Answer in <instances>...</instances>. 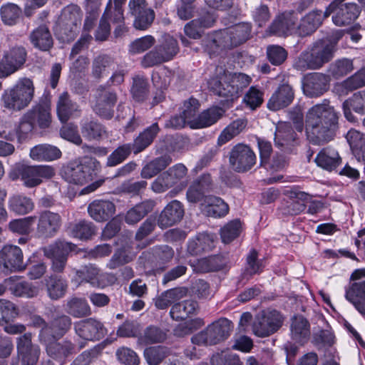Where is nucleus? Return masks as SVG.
Instances as JSON below:
<instances>
[{"instance_id": "4", "label": "nucleus", "mask_w": 365, "mask_h": 365, "mask_svg": "<svg viewBox=\"0 0 365 365\" xmlns=\"http://www.w3.org/2000/svg\"><path fill=\"white\" fill-rule=\"evenodd\" d=\"M231 329V322L222 318L194 335L191 341L193 344L198 346L215 345L225 340L230 336Z\"/></svg>"}, {"instance_id": "12", "label": "nucleus", "mask_w": 365, "mask_h": 365, "mask_svg": "<svg viewBox=\"0 0 365 365\" xmlns=\"http://www.w3.org/2000/svg\"><path fill=\"white\" fill-rule=\"evenodd\" d=\"M63 178L68 183L83 185L92 179V171L86 162H71L62 170Z\"/></svg>"}, {"instance_id": "6", "label": "nucleus", "mask_w": 365, "mask_h": 365, "mask_svg": "<svg viewBox=\"0 0 365 365\" xmlns=\"http://www.w3.org/2000/svg\"><path fill=\"white\" fill-rule=\"evenodd\" d=\"M283 318L276 310H265L256 315L252 324V331L259 337L268 336L282 325Z\"/></svg>"}, {"instance_id": "20", "label": "nucleus", "mask_w": 365, "mask_h": 365, "mask_svg": "<svg viewBox=\"0 0 365 365\" xmlns=\"http://www.w3.org/2000/svg\"><path fill=\"white\" fill-rule=\"evenodd\" d=\"M294 97V91L289 84L280 85L267 102V108L272 112L287 107Z\"/></svg>"}, {"instance_id": "33", "label": "nucleus", "mask_w": 365, "mask_h": 365, "mask_svg": "<svg viewBox=\"0 0 365 365\" xmlns=\"http://www.w3.org/2000/svg\"><path fill=\"white\" fill-rule=\"evenodd\" d=\"M8 207L18 215H26L34 209L32 199L22 194H14L9 197Z\"/></svg>"}, {"instance_id": "26", "label": "nucleus", "mask_w": 365, "mask_h": 365, "mask_svg": "<svg viewBox=\"0 0 365 365\" xmlns=\"http://www.w3.org/2000/svg\"><path fill=\"white\" fill-rule=\"evenodd\" d=\"M52 339L46 342H41L46 346L47 354L55 359H63L75 353V346L69 341H57Z\"/></svg>"}, {"instance_id": "10", "label": "nucleus", "mask_w": 365, "mask_h": 365, "mask_svg": "<svg viewBox=\"0 0 365 365\" xmlns=\"http://www.w3.org/2000/svg\"><path fill=\"white\" fill-rule=\"evenodd\" d=\"M129 13L134 17L133 26L138 30H146L155 19L154 11L148 7L145 0H130Z\"/></svg>"}, {"instance_id": "46", "label": "nucleus", "mask_w": 365, "mask_h": 365, "mask_svg": "<svg viewBox=\"0 0 365 365\" xmlns=\"http://www.w3.org/2000/svg\"><path fill=\"white\" fill-rule=\"evenodd\" d=\"M81 22L80 8L77 5L71 4L62 10L58 19V26H74V29H76V26H81Z\"/></svg>"}, {"instance_id": "3", "label": "nucleus", "mask_w": 365, "mask_h": 365, "mask_svg": "<svg viewBox=\"0 0 365 365\" xmlns=\"http://www.w3.org/2000/svg\"><path fill=\"white\" fill-rule=\"evenodd\" d=\"M34 92L33 81L27 77L20 78L12 87L4 91L2 95L4 106L12 111H20L30 104Z\"/></svg>"}, {"instance_id": "42", "label": "nucleus", "mask_w": 365, "mask_h": 365, "mask_svg": "<svg viewBox=\"0 0 365 365\" xmlns=\"http://www.w3.org/2000/svg\"><path fill=\"white\" fill-rule=\"evenodd\" d=\"M251 78L242 73H235L232 75L230 81L226 84L229 91L227 93L223 92L222 93L227 95V98L233 100L235 98L238 97L239 93L243 88L247 87L251 83Z\"/></svg>"}, {"instance_id": "60", "label": "nucleus", "mask_w": 365, "mask_h": 365, "mask_svg": "<svg viewBox=\"0 0 365 365\" xmlns=\"http://www.w3.org/2000/svg\"><path fill=\"white\" fill-rule=\"evenodd\" d=\"M133 151L131 143L123 144L118 146L108 157L106 165L108 167H114L123 162Z\"/></svg>"}, {"instance_id": "50", "label": "nucleus", "mask_w": 365, "mask_h": 365, "mask_svg": "<svg viewBox=\"0 0 365 365\" xmlns=\"http://www.w3.org/2000/svg\"><path fill=\"white\" fill-rule=\"evenodd\" d=\"M220 115H182V127L188 125L192 129H200L215 123Z\"/></svg>"}, {"instance_id": "8", "label": "nucleus", "mask_w": 365, "mask_h": 365, "mask_svg": "<svg viewBox=\"0 0 365 365\" xmlns=\"http://www.w3.org/2000/svg\"><path fill=\"white\" fill-rule=\"evenodd\" d=\"M55 173L53 167L47 165H26L19 170L20 179L28 188L38 186L44 180L51 179Z\"/></svg>"}, {"instance_id": "15", "label": "nucleus", "mask_w": 365, "mask_h": 365, "mask_svg": "<svg viewBox=\"0 0 365 365\" xmlns=\"http://www.w3.org/2000/svg\"><path fill=\"white\" fill-rule=\"evenodd\" d=\"M330 81L329 75L323 73H309L303 80L304 93L309 97L319 96L329 90Z\"/></svg>"}, {"instance_id": "29", "label": "nucleus", "mask_w": 365, "mask_h": 365, "mask_svg": "<svg viewBox=\"0 0 365 365\" xmlns=\"http://www.w3.org/2000/svg\"><path fill=\"white\" fill-rule=\"evenodd\" d=\"M201 205L209 217H222L229 212L228 205L220 197L213 195L205 197Z\"/></svg>"}, {"instance_id": "38", "label": "nucleus", "mask_w": 365, "mask_h": 365, "mask_svg": "<svg viewBox=\"0 0 365 365\" xmlns=\"http://www.w3.org/2000/svg\"><path fill=\"white\" fill-rule=\"evenodd\" d=\"M227 264V259L222 255H215L198 259L192 266L198 272H209L220 270Z\"/></svg>"}, {"instance_id": "7", "label": "nucleus", "mask_w": 365, "mask_h": 365, "mask_svg": "<svg viewBox=\"0 0 365 365\" xmlns=\"http://www.w3.org/2000/svg\"><path fill=\"white\" fill-rule=\"evenodd\" d=\"M257 157L251 148L245 144L238 143L230 150L229 163L233 170L245 173L256 164Z\"/></svg>"}, {"instance_id": "64", "label": "nucleus", "mask_w": 365, "mask_h": 365, "mask_svg": "<svg viewBox=\"0 0 365 365\" xmlns=\"http://www.w3.org/2000/svg\"><path fill=\"white\" fill-rule=\"evenodd\" d=\"M242 230V225L239 220L229 222L220 230V236L224 243H230L237 237Z\"/></svg>"}, {"instance_id": "59", "label": "nucleus", "mask_w": 365, "mask_h": 365, "mask_svg": "<svg viewBox=\"0 0 365 365\" xmlns=\"http://www.w3.org/2000/svg\"><path fill=\"white\" fill-rule=\"evenodd\" d=\"M169 352L165 346H151L145 349L144 356L149 365H159L168 356Z\"/></svg>"}, {"instance_id": "37", "label": "nucleus", "mask_w": 365, "mask_h": 365, "mask_svg": "<svg viewBox=\"0 0 365 365\" xmlns=\"http://www.w3.org/2000/svg\"><path fill=\"white\" fill-rule=\"evenodd\" d=\"M159 130L158 123H155L140 133L131 144L133 153L138 154L148 148L153 143Z\"/></svg>"}, {"instance_id": "21", "label": "nucleus", "mask_w": 365, "mask_h": 365, "mask_svg": "<svg viewBox=\"0 0 365 365\" xmlns=\"http://www.w3.org/2000/svg\"><path fill=\"white\" fill-rule=\"evenodd\" d=\"M297 20L298 17L294 13H283L275 17L269 26L268 31L278 36L287 35L295 29Z\"/></svg>"}, {"instance_id": "49", "label": "nucleus", "mask_w": 365, "mask_h": 365, "mask_svg": "<svg viewBox=\"0 0 365 365\" xmlns=\"http://www.w3.org/2000/svg\"><path fill=\"white\" fill-rule=\"evenodd\" d=\"M68 232L73 237L81 240L89 239L95 232L92 222L86 220L70 223Z\"/></svg>"}, {"instance_id": "18", "label": "nucleus", "mask_w": 365, "mask_h": 365, "mask_svg": "<svg viewBox=\"0 0 365 365\" xmlns=\"http://www.w3.org/2000/svg\"><path fill=\"white\" fill-rule=\"evenodd\" d=\"M21 250L16 245H5L0 251V266L9 271L25 269Z\"/></svg>"}, {"instance_id": "25", "label": "nucleus", "mask_w": 365, "mask_h": 365, "mask_svg": "<svg viewBox=\"0 0 365 365\" xmlns=\"http://www.w3.org/2000/svg\"><path fill=\"white\" fill-rule=\"evenodd\" d=\"M29 40L34 48L42 51H49L53 45L52 35L46 24L34 29L29 35Z\"/></svg>"}, {"instance_id": "39", "label": "nucleus", "mask_w": 365, "mask_h": 365, "mask_svg": "<svg viewBox=\"0 0 365 365\" xmlns=\"http://www.w3.org/2000/svg\"><path fill=\"white\" fill-rule=\"evenodd\" d=\"M75 248V245L64 240H57L43 248V255L48 259L68 258V254Z\"/></svg>"}, {"instance_id": "48", "label": "nucleus", "mask_w": 365, "mask_h": 365, "mask_svg": "<svg viewBox=\"0 0 365 365\" xmlns=\"http://www.w3.org/2000/svg\"><path fill=\"white\" fill-rule=\"evenodd\" d=\"M284 194L289 195L291 198H294L290 204L289 212L292 215H298L303 212L306 208V202H307L310 196L307 193L301 191H297L293 188L287 189L284 191Z\"/></svg>"}, {"instance_id": "47", "label": "nucleus", "mask_w": 365, "mask_h": 365, "mask_svg": "<svg viewBox=\"0 0 365 365\" xmlns=\"http://www.w3.org/2000/svg\"><path fill=\"white\" fill-rule=\"evenodd\" d=\"M96 92V103L94 106L96 112H106L117 101L116 93L106 91L103 86H99Z\"/></svg>"}, {"instance_id": "14", "label": "nucleus", "mask_w": 365, "mask_h": 365, "mask_svg": "<svg viewBox=\"0 0 365 365\" xmlns=\"http://www.w3.org/2000/svg\"><path fill=\"white\" fill-rule=\"evenodd\" d=\"M61 224L62 218L58 213L45 210L38 217L36 232L41 237H53L59 231Z\"/></svg>"}, {"instance_id": "1", "label": "nucleus", "mask_w": 365, "mask_h": 365, "mask_svg": "<svg viewBox=\"0 0 365 365\" xmlns=\"http://www.w3.org/2000/svg\"><path fill=\"white\" fill-rule=\"evenodd\" d=\"M335 51L334 43L328 39L318 40L299 54L293 66L300 71L320 69L332 60Z\"/></svg>"}, {"instance_id": "19", "label": "nucleus", "mask_w": 365, "mask_h": 365, "mask_svg": "<svg viewBox=\"0 0 365 365\" xmlns=\"http://www.w3.org/2000/svg\"><path fill=\"white\" fill-rule=\"evenodd\" d=\"M183 215L184 209L182 203L178 200H173L160 212L158 225L162 229L171 227L180 222Z\"/></svg>"}, {"instance_id": "5", "label": "nucleus", "mask_w": 365, "mask_h": 365, "mask_svg": "<svg viewBox=\"0 0 365 365\" xmlns=\"http://www.w3.org/2000/svg\"><path fill=\"white\" fill-rule=\"evenodd\" d=\"M306 130L319 140H331L338 128L337 115H307Z\"/></svg>"}, {"instance_id": "61", "label": "nucleus", "mask_w": 365, "mask_h": 365, "mask_svg": "<svg viewBox=\"0 0 365 365\" xmlns=\"http://www.w3.org/2000/svg\"><path fill=\"white\" fill-rule=\"evenodd\" d=\"M167 339V331L156 326H150L144 331L140 340L145 344H155L163 342Z\"/></svg>"}, {"instance_id": "17", "label": "nucleus", "mask_w": 365, "mask_h": 365, "mask_svg": "<svg viewBox=\"0 0 365 365\" xmlns=\"http://www.w3.org/2000/svg\"><path fill=\"white\" fill-rule=\"evenodd\" d=\"M71 327V318L66 315H61L55 318L48 327L40 330L38 340L40 342H46L52 339H60L66 334Z\"/></svg>"}, {"instance_id": "16", "label": "nucleus", "mask_w": 365, "mask_h": 365, "mask_svg": "<svg viewBox=\"0 0 365 365\" xmlns=\"http://www.w3.org/2000/svg\"><path fill=\"white\" fill-rule=\"evenodd\" d=\"M108 277V274L101 273L96 266L90 264L79 269H75V276L72 279V282H75L77 286L86 282L95 287H104L106 286L104 279Z\"/></svg>"}, {"instance_id": "22", "label": "nucleus", "mask_w": 365, "mask_h": 365, "mask_svg": "<svg viewBox=\"0 0 365 365\" xmlns=\"http://www.w3.org/2000/svg\"><path fill=\"white\" fill-rule=\"evenodd\" d=\"M332 16L333 23L337 26H346L353 24L360 14L359 7L355 3L341 4Z\"/></svg>"}, {"instance_id": "57", "label": "nucleus", "mask_w": 365, "mask_h": 365, "mask_svg": "<svg viewBox=\"0 0 365 365\" xmlns=\"http://www.w3.org/2000/svg\"><path fill=\"white\" fill-rule=\"evenodd\" d=\"M112 1L109 0L95 34V37L97 41H103L107 40L110 34V26L108 22V19L110 17L109 13L110 11Z\"/></svg>"}, {"instance_id": "55", "label": "nucleus", "mask_w": 365, "mask_h": 365, "mask_svg": "<svg viewBox=\"0 0 365 365\" xmlns=\"http://www.w3.org/2000/svg\"><path fill=\"white\" fill-rule=\"evenodd\" d=\"M66 307L67 312L74 317H83L91 312L88 304L83 299L72 298L68 301Z\"/></svg>"}, {"instance_id": "23", "label": "nucleus", "mask_w": 365, "mask_h": 365, "mask_svg": "<svg viewBox=\"0 0 365 365\" xmlns=\"http://www.w3.org/2000/svg\"><path fill=\"white\" fill-rule=\"evenodd\" d=\"M90 217L96 222H105L115 213V205L106 200H96L88 206Z\"/></svg>"}, {"instance_id": "31", "label": "nucleus", "mask_w": 365, "mask_h": 365, "mask_svg": "<svg viewBox=\"0 0 365 365\" xmlns=\"http://www.w3.org/2000/svg\"><path fill=\"white\" fill-rule=\"evenodd\" d=\"M62 153L56 146L49 144H40L30 150V157L36 161H53L59 159Z\"/></svg>"}, {"instance_id": "41", "label": "nucleus", "mask_w": 365, "mask_h": 365, "mask_svg": "<svg viewBox=\"0 0 365 365\" xmlns=\"http://www.w3.org/2000/svg\"><path fill=\"white\" fill-rule=\"evenodd\" d=\"M187 289L185 287H175L163 292L155 299V305L158 309H165L172 303L185 297Z\"/></svg>"}, {"instance_id": "11", "label": "nucleus", "mask_w": 365, "mask_h": 365, "mask_svg": "<svg viewBox=\"0 0 365 365\" xmlns=\"http://www.w3.org/2000/svg\"><path fill=\"white\" fill-rule=\"evenodd\" d=\"M16 349L22 365H36L41 354L38 345L32 343L31 332L16 338Z\"/></svg>"}, {"instance_id": "62", "label": "nucleus", "mask_w": 365, "mask_h": 365, "mask_svg": "<svg viewBox=\"0 0 365 365\" xmlns=\"http://www.w3.org/2000/svg\"><path fill=\"white\" fill-rule=\"evenodd\" d=\"M105 132L103 125L95 121L85 122L81 125L83 136L88 140H99Z\"/></svg>"}, {"instance_id": "9", "label": "nucleus", "mask_w": 365, "mask_h": 365, "mask_svg": "<svg viewBox=\"0 0 365 365\" xmlns=\"http://www.w3.org/2000/svg\"><path fill=\"white\" fill-rule=\"evenodd\" d=\"M26 49L15 46L6 51L0 61V78H6L21 69L26 63Z\"/></svg>"}, {"instance_id": "2", "label": "nucleus", "mask_w": 365, "mask_h": 365, "mask_svg": "<svg viewBox=\"0 0 365 365\" xmlns=\"http://www.w3.org/2000/svg\"><path fill=\"white\" fill-rule=\"evenodd\" d=\"M252 24L247 22L237 24L220 31L207 38L205 48L210 56L221 48L231 49L247 41L251 36Z\"/></svg>"}, {"instance_id": "51", "label": "nucleus", "mask_w": 365, "mask_h": 365, "mask_svg": "<svg viewBox=\"0 0 365 365\" xmlns=\"http://www.w3.org/2000/svg\"><path fill=\"white\" fill-rule=\"evenodd\" d=\"M354 70L353 61L348 58H341L331 63L328 68L329 76L335 79L341 78Z\"/></svg>"}, {"instance_id": "56", "label": "nucleus", "mask_w": 365, "mask_h": 365, "mask_svg": "<svg viewBox=\"0 0 365 365\" xmlns=\"http://www.w3.org/2000/svg\"><path fill=\"white\" fill-rule=\"evenodd\" d=\"M36 125L34 124V118L24 115L22 120L20 122L16 133H9L8 135L2 136L8 140H13L16 136H18L19 140H21L26 138L27 135L31 133Z\"/></svg>"}, {"instance_id": "13", "label": "nucleus", "mask_w": 365, "mask_h": 365, "mask_svg": "<svg viewBox=\"0 0 365 365\" xmlns=\"http://www.w3.org/2000/svg\"><path fill=\"white\" fill-rule=\"evenodd\" d=\"M76 334L87 341L99 340L106 334L103 324L94 318L81 320L74 324Z\"/></svg>"}, {"instance_id": "27", "label": "nucleus", "mask_w": 365, "mask_h": 365, "mask_svg": "<svg viewBox=\"0 0 365 365\" xmlns=\"http://www.w3.org/2000/svg\"><path fill=\"white\" fill-rule=\"evenodd\" d=\"M211 178L210 175H204L192 182L189 186L186 197L190 202L196 203L205 197V193L211 187Z\"/></svg>"}, {"instance_id": "35", "label": "nucleus", "mask_w": 365, "mask_h": 365, "mask_svg": "<svg viewBox=\"0 0 365 365\" xmlns=\"http://www.w3.org/2000/svg\"><path fill=\"white\" fill-rule=\"evenodd\" d=\"M314 161L319 167L331 171L339 165L341 158L335 149L326 148L317 154Z\"/></svg>"}, {"instance_id": "54", "label": "nucleus", "mask_w": 365, "mask_h": 365, "mask_svg": "<svg viewBox=\"0 0 365 365\" xmlns=\"http://www.w3.org/2000/svg\"><path fill=\"white\" fill-rule=\"evenodd\" d=\"M264 267L263 260L258 259V252L255 249L251 250L246 258L244 274L250 277L259 274Z\"/></svg>"}, {"instance_id": "28", "label": "nucleus", "mask_w": 365, "mask_h": 365, "mask_svg": "<svg viewBox=\"0 0 365 365\" xmlns=\"http://www.w3.org/2000/svg\"><path fill=\"white\" fill-rule=\"evenodd\" d=\"M345 297L359 312L365 315V281L353 283L346 291Z\"/></svg>"}, {"instance_id": "44", "label": "nucleus", "mask_w": 365, "mask_h": 365, "mask_svg": "<svg viewBox=\"0 0 365 365\" xmlns=\"http://www.w3.org/2000/svg\"><path fill=\"white\" fill-rule=\"evenodd\" d=\"M198 307L196 301L192 299L184 300L175 304L170 312L171 317L176 320H184L190 315L195 313Z\"/></svg>"}, {"instance_id": "24", "label": "nucleus", "mask_w": 365, "mask_h": 365, "mask_svg": "<svg viewBox=\"0 0 365 365\" xmlns=\"http://www.w3.org/2000/svg\"><path fill=\"white\" fill-rule=\"evenodd\" d=\"M215 247V237L212 235L202 232L187 242V251L190 255L195 256L205 252H210Z\"/></svg>"}, {"instance_id": "36", "label": "nucleus", "mask_w": 365, "mask_h": 365, "mask_svg": "<svg viewBox=\"0 0 365 365\" xmlns=\"http://www.w3.org/2000/svg\"><path fill=\"white\" fill-rule=\"evenodd\" d=\"M62 127L60 129V136L77 145L82 143V139L78 133L77 125L71 120V115H58Z\"/></svg>"}, {"instance_id": "43", "label": "nucleus", "mask_w": 365, "mask_h": 365, "mask_svg": "<svg viewBox=\"0 0 365 365\" xmlns=\"http://www.w3.org/2000/svg\"><path fill=\"white\" fill-rule=\"evenodd\" d=\"M365 86V68H361L342 81L337 86L341 95H347L349 93Z\"/></svg>"}, {"instance_id": "63", "label": "nucleus", "mask_w": 365, "mask_h": 365, "mask_svg": "<svg viewBox=\"0 0 365 365\" xmlns=\"http://www.w3.org/2000/svg\"><path fill=\"white\" fill-rule=\"evenodd\" d=\"M35 216H29L21 219L13 220L9 223V228L13 232L21 235L29 234L36 222Z\"/></svg>"}, {"instance_id": "58", "label": "nucleus", "mask_w": 365, "mask_h": 365, "mask_svg": "<svg viewBox=\"0 0 365 365\" xmlns=\"http://www.w3.org/2000/svg\"><path fill=\"white\" fill-rule=\"evenodd\" d=\"M130 93L135 101H143L148 93V80L143 77L137 76L133 78V85L130 88Z\"/></svg>"}, {"instance_id": "45", "label": "nucleus", "mask_w": 365, "mask_h": 365, "mask_svg": "<svg viewBox=\"0 0 365 365\" xmlns=\"http://www.w3.org/2000/svg\"><path fill=\"white\" fill-rule=\"evenodd\" d=\"M247 121L245 118H238L232 121L221 132L217 138V144L222 145L238 135L246 128Z\"/></svg>"}, {"instance_id": "34", "label": "nucleus", "mask_w": 365, "mask_h": 365, "mask_svg": "<svg viewBox=\"0 0 365 365\" xmlns=\"http://www.w3.org/2000/svg\"><path fill=\"white\" fill-rule=\"evenodd\" d=\"M172 161L173 159L169 154L155 158L143 168L140 175L143 178L150 179L165 170Z\"/></svg>"}, {"instance_id": "40", "label": "nucleus", "mask_w": 365, "mask_h": 365, "mask_svg": "<svg viewBox=\"0 0 365 365\" xmlns=\"http://www.w3.org/2000/svg\"><path fill=\"white\" fill-rule=\"evenodd\" d=\"M5 282L7 284L12 283L9 289L16 297L33 298L36 297L39 292L38 287L32 283L26 281L15 282L13 277L6 279Z\"/></svg>"}, {"instance_id": "32", "label": "nucleus", "mask_w": 365, "mask_h": 365, "mask_svg": "<svg viewBox=\"0 0 365 365\" xmlns=\"http://www.w3.org/2000/svg\"><path fill=\"white\" fill-rule=\"evenodd\" d=\"M292 338L296 341L304 344L310 337V324L302 316H295L292 319L290 326Z\"/></svg>"}, {"instance_id": "53", "label": "nucleus", "mask_w": 365, "mask_h": 365, "mask_svg": "<svg viewBox=\"0 0 365 365\" xmlns=\"http://www.w3.org/2000/svg\"><path fill=\"white\" fill-rule=\"evenodd\" d=\"M101 5L102 0H84V9L86 13L84 23L86 29L90 30L93 27L99 16Z\"/></svg>"}, {"instance_id": "52", "label": "nucleus", "mask_w": 365, "mask_h": 365, "mask_svg": "<svg viewBox=\"0 0 365 365\" xmlns=\"http://www.w3.org/2000/svg\"><path fill=\"white\" fill-rule=\"evenodd\" d=\"M22 14L21 9L16 4L7 3L0 9V15L3 22L9 26L15 25Z\"/></svg>"}, {"instance_id": "30", "label": "nucleus", "mask_w": 365, "mask_h": 365, "mask_svg": "<svg viewBox=\"0 0 365 365\" xmlns=\"http://www.w3.org/2000/svg\"><path fill=\"white\" fill-rule=\"evenodd\" d=\"M155 202L146 200L129 209L125 215V222L128 225H135L143 219L154 208Z\"/></svg>"}]
</instances>
